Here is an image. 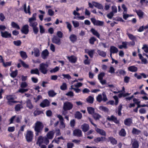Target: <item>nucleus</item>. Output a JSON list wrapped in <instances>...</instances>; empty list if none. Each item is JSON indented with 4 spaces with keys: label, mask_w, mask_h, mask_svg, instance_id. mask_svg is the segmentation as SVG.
I'll return each instance as SVG.
<instances>
[{
    "label": "nucleus",
    "mask_w": 148,
    "mask_h": 148,
    "mask_svg": "<svg viewBox=\"0 0 148 148\" xmlns=\"http://www.w3.org/2000/svg\"><path fill=\"white\" fill-rule=\"evenodd\" d=\"M43 127V124L41 122L37 121L34 124V130L35 132H41Z\"/></svg>",
    "instance_id": "obj_1"
},
{
    "label": "nucleus",
    "mask_w": 148,
    "mask_h": 148,
    "mask_svg": "<svg viewBox=\"0 0 148 148\" xmlns=\"http://www.w3.org/2000/svg\"><path fill=\"white\" fill-rule=\"evenodd\" d=\"M48 65L47 64L42 63L40 65L39 70L41 72L44 74H46L48 71Z\"/></svg>",
    "instance_id": "obj_2"
},
{
    "label": "nucleus",
    "mask_w": 148,
    "mask_h": 148,
    "mask_svg": "<svg viewBox=\"0 0 148 148\" xmlns=\"http://www.w3.org/2000/svg\"><path fill=\"white\" fill-rule=\"evenodd\" d=\"M102 95L103 97L101 94L98 95L96 99L98 102H101L102 101H103V102H106L108 100V98L104 92H103Z\"/></svg>",
    "instance_id": "obj_3"
},
{
    "label": "nucleus",
    "mask_w": 148,
    "mask_h": 148,
    "mask_svg": "<svg viewBox=\"0 0 148 148\" xmlns=\"http://www.w3.org/2000/svg\"><path fill=\"white\" fill-rule=\"evenodd\" d=\"M73 107V105L69 101H66L64 103L63 109V110H69L71 109Z\"/></svg>",
    "instance_id": "obj_4"
},
{
    "label": "nucleus",
    "mask_w": 148,
    "mask_h": 148,
    "mask_svg": "<svg viewBox=\"0 0 148 148\" xmlns=\"http://www.w3.org/2000/svg\"><path fill=\"white\" fill-rule=\"evenodd\" d=\"M33 136V133L32 131L30 130L27 131L25 137L27 142H30L32 141Z\"/></svg>",
    "instance_id": "obj_5"
},
{
    "label": "nucleus",
    "mask_w": 148,
    "mask_h": 148,
    "mask_svg": "<svg viewBox=\"0 0 148 148\" xmlns=\"http://www.w3.org/2000/svg\"><path fill=\"white\" fill-rule=\"evenodd\" d=\"M90 20L94 25L103 26L104 25V23L103 21L97 20L94 18H91Z\"/></svg>",
    "instance_id": "obj_6"
},
{
    "label": "nucleus",
    "mask_w": 148,
    "mask_h": 148,
    "mask_svg": "<svg viewBox=\"0 0 148 148\" xmlns=\"http://www.w3.org/2000/svg\"><path fill=\"white\" fill-rule=\"evenodd\" d=\"M6 98L8 100V103L9 104L11 105L12 103H16L17 102V101H14L16 98L15 96L10 95L7 96Z\"/></svg>",
    "instance_id": "obj_7"
},
{
    "label": "nucleus",
    "mask_w": 148,
    "mask_h": 148,
    "mask_svg": "<svg viewBox=\"0 0 148 148\" xmlns=\"http://www.w3.org/2000/svg\"><path fill=\"white\" fill-rule=\"evenodd\" d=\"M52 41L53 43L59 45L61 43L60 39L56 36H54L53 38L52 39Z\"/></svg>",
    "instance_id": "obj_8"
},
{
    "label": "nucleus",
    "mask_w": 148,
    "mask_h": 148,
    "mask_svg": "<svg viewBox=\"0 0 148 148\" xmlns=\"http://www.w3.org/2000/svg\"><path fill=\"white\" fill-rule=\"evenodd\" d=\"M67 58L68 59L69 62L73 63H75L77 60V58L74 56H71L69 57L67 56Z\"/></svg>",
    "instance_id": "obj_9"
},
{
    "label": "nucleus",
    "mask_w": 148,
    "mask_h": 148,
    "mask_svg": "<svg viewBox=\"0 0 148 148\" xmlns=\"http://www.w3.org/2000/svg\"><path fill=\"white\" fill-rule=\"evenodd\" d=\"M131 144L133 148H138L139 145L138 141L135 139H132Z\"/></svg>",
    "instance_id": "obj_10"
},
{
    "label": "nucleus",
    "mask_w": 148,
    "mask_h": 148,
    "mask_svg": "<svg viewBox=\"0 0 148 148\" xmlns=\"http://www.w3.org/2000/svg\"><path fill=\"white\" fill-rule=\"evenodd\" d=\"M50 103L47 99L44 100L40 104V106L42 108H45L49 106Z\"/></svg>",
    "instance_id": "obj_11"
},
{
    "label": "nucleus",
    "mask_w": 148,
    "mask_h": 148,
    "mask_svg": "<svg viewBox=\"0 0 148 148\" xmlns=\"http://www.w3.org/2000/svg\"><path fill=\"white\" fill-rule=\"evenodd\" d=\"M22 33L25 34H27L28 33L29 30V26L27 25H25L23 27L21 30Z\"/></svg>",
    "instance_id": "obj_12"
},
{
    "label": "nucleus",
    "mask_w": 148,
    "mask_h": 148,
    "mask_svg": "<svg viewBox=\"0 0 148 148\" xmlns=\"http://www.w3.org/2000/svg\"><path fill=\"white\" fill-rule=\"evenodd\" d=\"M73 134L74 136L80 137L82 135V132L81 130L76 129L73 131Z\"/></svg>",
    "instance_id": "obj_13"
},
{
    "label": "nucleus",
    "mask_w": 148,
    "mask_h": 148,
    "mask_svg": "<svg viewBox=\"0 0 148 148\" xmlns=\"http://www.w3.org/2000/svg\"><path fill=\"white\" fill-rule=\"evenodd\" d=\"M1 35L3 37L5 38H9L11 36V34L7 31L1 32Z\"/></svg>",
    "instance_id": "obj_14"
},
{
    "label": "nucleus",
    "mask_w": 148,
    "mask_h": 148,
    "mask_svg": "<svg viewBox=\"0 0 148 148\" xmlns=\"http://www.w3.org/2000/svg\"><path fill=\"white\" fill-rule=\"evenodd\" d=\"M107 119L109 121H113L115 123H119V121L117 119L116 117L113 115H112L110 117H108Z\"/></svg>",
    "instance_id": "obj_15"
},
{
    "label": "nucleus",
    "mask_w": 148,
    "mask_h": 148,
    "mask_svg": "<svg viewBox=\"0 0 148 148\" xmlns=\"http://www.w3.org/2000/svg\"><path fill=\"white\" fill-rule=\"evenodd\" d=\"M54 132L53 131H50L46 134V136L49 139H52L54 136Z\"/></svg>",
    "instance_id": "obj_16"
},
{
    "label": "nucleus",
    "mask_w": 148,
    "mask_h": 148,
    "mask_svg": "<svg viewBox=\"0 0 148 148\" xmlns=\"http://www.w3.org/2000/svg\"><path fill=\"white\" fill-rule=\"evenodd\" d=\"M81 128L83 132H85L89 130V126L88 124L86 123H84L82 125Z\"/></svg>",
    "instance_id": "obj_17"
},
{
    "label": "nucleus",
    "mask_w": 148,
    "mask_h": 148,
    "mask_svg": "<svg viewBox=\"0 0 148 148\" xmlns=\"http://www.w3.org/2000/svg\"><path fill=\"white\" fill-rule=\"evenodd\" d=\"M138 56L140 59L141 61L142 64H147L148 63V62L146 58H144L141 54L139 53Z\"/></svg>",
    "instance_id": "obj_18"
},
{
    "label": "nucleus",
    "mask_w": 148,
    "mask_h": 148,
    "mask_svg": "<svg viewBox=\"0 0 148 148\" xmlns=\"http://www.w3.org/2000/svg\"><path fill=\"white\" fill-rule=\"evenodd\" d=\"M85 52L88 53L89 56L91 58H92L95 52V50H88L86 49L85 50Z\"/></svg>",
    "instance_id": "obj_19"
},
{
    "label": "nucleus",
    "mask_w": 148,
    "mask_h": 148,
    "mask_svg": "<svg viewBox=\"0 0 148 148\" xmlns=\"http://www.w3.org/2000/svg\"><path fill=\"white\" fill-rule=\"evenodd\" d=\"M23 8L24 12L26 13L29 14V15L31 14V12L30 11V6L28 5L27 8L26 4H24L23 6Z\"/></svg>",
    "instance_id": "obj_20"
},
{
    "label": "nucleus",
    "mask_w": 148,
    "mask_h": 148,
    "mask_svg": "<svg viewBox=\"0 0 148 148\" xmlns=\"http://www.w3.org/2000/svg\"><path fill=\"white\" fill-rule=\"evenodd\" d=\"M118 51V49L116 47L112 46L110 47V52L112 53H116Z\"/></svg>",
    "instance_id": "obj_21"
},
{
    "label": "nucleus",
    "mask_w": 148,
    "mask_h": 148,
    "mask_svg": "<svg viewBox=\"0 0 148 148\" xmlns=\"http://www.w3.org/2000/svg\"><path fill=\"white\" fill-rule=\"evenodd\" d=\"M49 54V53L47 50L45 49L42 52L41 54L42 57L44 59H46L48 56Z\"/></svg>",
    "instance_id": "obj_22"
},
{
    "label": "nucleus",
    "mask_w": 148,
    "mask_h": 148,
    "mask_svg": "<svg viewBox=\"0 0 148 148\" xmlns=\"http://www.w3.org/2000/svg\"><path fill=\"white\" fill-rule=\"evenodd\" d=\"M43 143V136H39L37 139L36 144H38L40 146Z\"/></svg>",
    "instance_id": "obj_23"
},
{
    "label": "nucleus",
    "mask_w": 148,
    "mask_h": 148,
    "mask_svg": "<svg viewBox=\"0 0 148 148\" xmlns=\"http://www.w3.org/2000/svg\"><path fill=\"white\" fill-rule=\"evenodd\" d=\"M70 41L73 43L74 42L77 40V37L74 34L70 35L69 37Z\"/></svg>",
    "instance_id": "obj_24"
},
{
    "label": "nucleus",
    "mask_w": 148,
    "mask_h": 148,
    "mask_svg": "<svg viewBox=\"0 0 148 148\" xmlns=\"http://www.w3.org/2000/svg\"><path fill=\"white\" fill-rule=\"evenodd\" d=\"M26 106L29 109H32L33 107L34 106L32 103L31 101L29 99H27L26 101Z\"/></svg>",
    "instance_id": "obj_25"
},
{
    "label": "nucleus",
    "mask_w": 148,
    "mask_h": 148,
    "mask_svg": "<svg viewBox=\"0 0 148 148\" xmlns=\"http://www.w3.org/2000/svg\"><path fill=\"white\" fill-rule=\"evenodd\" d=\"M128 45V42L126 41L122 42V45H119L118 48L120 49L123 48L127 49V45Z\"/></svg>",
    "instance_id": "obj_26"
},
{
    "label": "nucleus",
    "mask_w": 148,
    "mask_h": 148,
    "mask_svg": "<svg viewBox=\"0 0 148 148\" xmlns=\"http://www.w3.org/2000/svg\"><path fill=\"white\" fill-rule=\"evenodd\" d=\"M106 140L105 137H97L94 139V141L96 143H98L100 141H105Z\"/></svg>",
    "instance_id": "obj_27"
},
{
    "label": "nucleus",
    "mask_w": 148,
    "mask_h": 148,
    "mask_svg": "<svg viewBox=\"0 0 148 148\" xmlns=\"http://www.w3.org/2000/svg\"><path fill=\"white\" fill-rule=\"evenodd\" d=\"M128 69L129 71L132 72H136L138 70L137 68L134 66H132L129 67L128 68Z\"/></svg>",
    "instance_id": "obj_28"
},
{
    "label": "nucleus",
    "mask_w": 148,
    "mask_h": 148,
    "mask_svg": "<svg viewBox=\"0 0 148 148\" xmlns=\"http://www.w3.org/2000/svg\"><path fill=\"white\" fill-rule=\"evenodd\" d=\"M108 140V141L110 142L113 145L116 144L117 143V141L113 137H109Z\"/></svg>",
    "instance_id": "obj_29"
},
{
    "label": "nucleus",
    "mask_w": 148,
    "mask_h": 148,
    "mask_svg": "<svg viewBox=\"0 0 148 148\" xmlns=\"http://www.w3.org/2000/svg\"><path fill=\"white\" fill-rule=\"evenodd\" d=\"M97 52L100 56L103 57L105 58L106 56V53L103 51L98 50L97 51Z\"/></svg>",
    "instance_id": "obj_30"
},
{
    "label": "nucleus",
    "mask_w": 148,
    "mask_h": 148,
    "mask_svg": "<svg viewBox=\"0 0 148 148\" xmlns=\"http://www.w3.org/2000/svg\"><path fill=\"white\" fill-rule=\"evenodd\" d=\"M96 130L98 133L101 135L104 136L106 135V133L103 130H101L98 128H96Z\"/></svg>",
    "instance_id": "obj_31"
},
{
    "label": "nucleus",
    "mask_w": 148,
    "mask_h": 148,
    "mask_svg": "<svg viewBox=\"0 0 148 148\" xmlns=\"http://www.w3.org/2000/svg\"><path fill=\"white\" fill-rule=\"evenodd\" d=\"M90 31L94 35L96 36L98 38H99L100 36L99 34L94 29L92 28Z\"/></svg>",
    "instance_id": "obj_32"
},
{
    "label": "nucleus",
    "mask_w": 148,
    "mask_h": 148,
    "mask_svg": "<svg viewBox=\"0 0 148 148\" xmlns=\"http://www.w3.org/2000/svg\"><path fill=\"white\" fill-rule=\"evenodd\" d=\"M124 123L125 125L130 126L132 123V121L130 119H127L125 120Z\"/></svg>",
    "instance_id": "obj_33"
},
{
    "label": "nucleus",
    "mask_w": 148,
    "mask_h": 148,
    "mask_svg": "<svg viewBox=\"0 0 148 148\" xmlns=\"http://www.w3.org/2000/svg\"><path fill=\"white\" fill-rule=\"evenodd\" d=\"M87 110L88 113L90 114H92L95 112V109L92 107H88Z\"/></svg>",
    "instance_id": "obj_34"
},
{
    "label": "nucleus",
    "mask_w": 148,
    "mask_h": 148,
    "mask_svg": "<svg viewBox=\"0 0 148 148\" xmlns=\"http://www.w3.org/2000/svg\"><path fill=\"white\" fill-rule=\"evenodd\" d=\"M30 73L31 74H35L38 75H39L40 74L38 69L37 68L31 69Z\"/></svg>",
    "instance_id": "obj_35"
},
{
    "label": "nucleus",
    "mask_w": 148,
    "mask_h": 148,
    "mask_svg": "<svg viewBox=\"0 0 148 148\" xmlns=\"http://www.w3.org/2000/svg\"><path fill=\"white\" fill-rule=\"evenodd\" d=\"M94 99L93 97L89 96L86 99V100L88 103H92L93 102Z\"/></svg>",
    "instance_id": "obj_36"
},
{
    "label": "nucleus",
    "mask_w": 148,
    "mask_h": 148,
    "mask_svg": "<svg viewBox=\"0 0 148 148\" xmlns=\"http://www.w3.org/2000/svg\"><path fill=\"white\" fill-rule=\"evenodd\" d=\"M34 56L38 57L40 55V51L38 49L35 48L34 49Z\"/></svg>",
    "instance_id": "obj_37"
},
{
    "label": "nucleus",
    "mask_w": 148,
    "mask_h": 148,
    "mask_svg": "<svg viewBox=\"0 0 148 148\" xmlns=\"http://www.w3.org/2000/svg\"><path fill=\"white\" fill-rule=\"evenodd\" d=\"M126 134V132L124 129H122L119 132V135L121 136H125Z\"/></svg>",
    "instance_id": "obj_38"
},
{
    "label": "nucleus",
    "mask_w": 148,
    "mask_h": 148,
    "mask_svg": "<svg viewBox=\"0 0 148 148\" xmlns=\"http://www.w3.org/2000/svg\"><path fill=\"white\" fill-rule=\"evenodd\" d=\"M127 34L129 38L131 40L134 41L136 40V37L135 36L133 35L132 34H130L127 32Z\"/></svg>",
    "instance_id": "obj_39"
},
{
    "label": "nucleus",
    "mask_w": 148,
    "mask_h": 148,
    "mask_svg": "<svg viewBox=\"0 0 148 148\" xmlns=\"http://www.w3.org/2000/svg\"><path fill=\"white\" fill-rule=\"evenodd\" d=\"M20 54L23 59H25L27 58V56L25 52L21 51L20 52Z\"/></svg>",
    "instance_id": "obj_40"
},
{
    "label": "nucleus",
    "mask_w": 148,
    "mask_h": 148,
    "mask_svg": "<svg viewBox=\"0 0 148 148\" xmlns=\"http://www.w3.org/2000/svg\"><path fill=\"white\" fill-rule=\"evenodd\" d=\"M36 14L34 13L32 15V16L29 19V22L34 21L36 20Z\"/></svg>",
    "instance_id": "obj_41"
},
{
    "label": "nucleus",
    "mask_w": 148,
    "mask_h": 148,
    "mask_svg": "<svg viewBox=\"0 0 148 148\" xmlns=\"http://www.w3.org/2000/svg\"><path fill=\"white\" fill-rule=\"evenodd\" d=\"M132 133L134 134L138 135L141 133V131L136 128H133L132 131Z\"/></svg>",
    "instance_id": "obj_42"
},
{
    "label": "nucleus",
    "mask_w": 148,
    "mask_h": 148,
    "mask_svg": "<svg viewBox=\"0 0 148 148\" xmlns=\"http://www.w3.org/2000/svg\"><path fill=\"white\" fill-rule=\"evenodd\" d=\"M75 116L76 118L78 119H80L82 117V114L78 111L76 112L75 114Z\"/></svg>",
    "instance_id": "obj_43"
},
{
    "label": "nucleus",
    "mask_w": 148,
    "mask_h": 148,
    "mask_svg": "<svg viewBox=\"0 0 148 148\" xmlns=\"http://www.w3.org/2000/svg\"><path fill=\"white\" fill-rule=\"evenodd\" d=\"M11 25L12 27L14 28H16L18 29H20L19 25L16 23L14 22H12Z\"/></svg>",
    "instance_id": "obj_44"
},
{
    "label": "nucleus",
    "mask_w": 148,
    "mask_h": 148,
    "mask_svg": "<svg viewBox=\"0 0 148 148\" xmlns=\"http://www.w3.org/2000/svg\"><path fill=\"white\" fill-rule=\"evenodd\" d=\"M29 22V26L32 27L33 28L36 27L38 25V23L34 21Z\"/></svg>",
    "instance_id": "obj_45"
},
{
    "label": "nucleus",
    "mask_w": 148,
    "mask_h": 148,
    "mask_svg": "<svg viewBox=\"0 0 148 148\" xmlns=\"http://www.w3.org/2000/svg\"><path fill=\"white\" fill-rule=\"evenodd\" d=\"M119 73L120 75H122L123 76L125 75L126 74V72L123 70L120 69L117 71L116 72V73Z\"/></svg>",
    "instance_id": "obj_46"
},
{
    "label": "nucleus",
    "mask_w": 148,
    "mask_h": 148,
    "mask_svg": "<svg viewBox=\"0 0 148 148\" xmlns=\"http://www.w3.org/2000/svg\"><path fill=\"white\" fill-rule=\"evenodd\" d=\"M142 49H143L145 53H148V45L146 44H143V47H142Z\"/></svg>",
    "instance_id": "obj_47"
},
{
    "label": "nucleus",
    "mask_w": 148,
    "mask_h": 148,
    "mask_svg": "<svg viewBox=\"0 0 148 148\" xmlns=\"http://www.w3.org/2000/svg\"><path fill=\"white\" fill-rule=\"evenodd\" d=\"M93 116L94 118L96 120H99L101 117L99 114L96 113H94L93 115Z\"/></svg>",
    "instance_id": "obj_48"
},
{
    "label": "nucleus",
    "mask_w": 148,
    "mask_h": 148,
    "mask_svg": "<svg viewBox=\"0 0 148 148\" xmlns=\"http://www.w3.org/2000/svg\"><path fill=\"white\" fill-rule=\"evenodd\" d=\"M67 88L66 84L65 83H63L60 86V88L62 90H65Z\"/></svg>",
    "instance_id": "obj_49"
},
{
    "label": "nucleus",
    "mask_w": 148,
    "mask_h": 148,
    "mask_svg": "<svg viewBox=\"0 0 148 148\" xmlns=\"http://www.w3.org/2000/svg\"><path fill=\"white\" fill-rule=\"evenodd\" d=\"M28 89H24L23 88H20L17 91V92H20L21 93H23L27 91Z\"/></svg>",
    "instance_id": "obj_50"
},
{
    "label": "nucleus",
    "mask_w": 148,
    "mask_h": 148,
    "mask_svg": "<svg viewBox=\"0 0 148 148\" xmlns=\"http://www.w3.org/2000/svg\"><path fill=\"white\" fill-rule=\"evenodd\" d=\"M43 143L46 145H48L49 143V139L46 136L43 137Z\"/></svg>",
    "instance_id": "obj_51"
},
{
    "label": "nucleus",
    "mask_w": 148,
    "mask_h": 148,
    "mask_svg": "<svg viewBox=\"0 0 148 148\" xmlns=\"http://www.w3.org/2000/svg\"><path fill=\"white\" fill-rule=\"evenodd\" d=\"M23 108L22 105L21 104H17L15 107V109L16 111H19L21 109Z\"/></svg>",
    "instance_id": "obj_52"
},
{
    "label": "nucleus",
    "mask_w": 148,
    "mask_h": 148,
    "mask_svg": "<svg viewBox=\"0 0 148 148\" xmlns=\"http://www.w3.org/2000/svg\"><path fill=\"white\" fill-rule=\"evenodd\" d=\"M99 109L100 110L104 111L105 112H107L108 111V109L107 108L103 106H99Z\"/></svg>",
    "instance_id": "obj_53"
},
{
    "label": "nucleus",
    "mask_w": 148,
    "mask_h": 148,
    "mask_svg": "<svg viewBox=\"0 0 148 148\" xmlns=\"http://www.w3.org/2000/svg\"><path fill=\"white\" fill-rule=\"evenodd\" d=\"M48 93L49 96L51 97H54L56 95V93L53 90L49 91L48 92Z\"/></svg>",
    "instance_id": "obj_54"
},
{
    "label": "nucleus",
    "mask_w": 148,
    "mask_h": 148,
    "mask_svg": "<svg viewBox=\"0 0 148 148\" xmlns=\"http://www.w3.org/2000/svg\"><path fill=\"white\" fill-rule=\"evenodd\" d=\"M105 73H101L98 75V79L99 80L103 79V77L105 76Z\"/></svg>",
    "instance_id": "obj_55"
},
{
    "label": "nucleus",
    "mask_w": 148,
    "mask_h": 148,
    "mask_svg": "<svg viewBox=\"0 0 148 148\" xmlns=\"http://www.w3.org/2000/svg\"><path fill=\"white\" fill-rule=\"evenodd\" d=\"M62 75L64 77L63 79L66 78L68 80L70 79H71V77L69 74H63Z\"/></svg>",
    "instance_id": "obj_56"
},
{
    "label": "nucleus",
    "mask_w": 148,
    "mask_h": 148,
    "mask_svg": "<svg viewBox=\"0 0 148 148\" xmlns=\"http://www.w3.org/2000/svg\"><path fill=\"white\" fill-rule=\"evenodd\" d=\"M72 23L73 25V26L75 27H78L79 25V23L76 21H73Z\"/></svg>",
    "instance_id": "obj_57"
},
{
    "label": "nucleus",
    "mask_w": 148,
    "mask_h": 148,
    "mask_svg": "<svg viewBox=\"0 0 148 148\" xmlns=\"http://www.w3.org/2000/svg\"><path fill=\"white\" fill-rule=\"evenodd\" d=\"M65 23L67 25V27L69 29V32H70L71 31L72 25L71 24L68 22H66Z\"/></svg>",
    "instance_id": "obj_58"
},
{
    "label": "nucleus",
    "mask_w": 148,
    "mask_h": 148,
    "mask_svg": "<svg viewBox=\"0 0 148 148\" xmlns=\"http://www.w3.org/2000/svg\"><path fill=\"white\" fill-rule=\"evenodd\" d=\"M136 12L137 15L140 17H142L144 14L143 12L141 10H139L136 11Z\"/></svg>",
    "instance_id": "obj_59"
},
{
    "label": "nucleus",
    "mask_w": 148,
    "mask_h": 148,
    "mask_svg": "<svg viewBox=\"0 0 148 148\" xmlns=\"http://www.w3.org/2000/svg\"><path fill=\"white\" fill-rule=\"evenodd\" d=\"M59 68L58 67L56 66L55 68H54L53 69L51 70L50 71V72L51 73H55L58 71L59 70Z\"/></svg>",
    "instance_id": "obj_60"
},
{
    "label": "nucleus",
    "mask_w": 148,
    "mask_h": 148,
    "mask_svg": "<svg viewBox=\"0 0 148 148\" xmlns=\"http://www.w3.org/2000/svg\"><path fill=\"white\" fill-rule=\"evenodd\" d=\"M65 95H66L71 97H73L74 95L73 92L71 91L68 92Z\"/></svg>",
    "instance_id": "obj_61"
},
{
    "label": "nucleus",
    "mask_w": 148,
    "mask_h": 148,
    "mask_svg": "<svg viewBox=\"0 0 148 148\" xmlns=\"http://www.w3.org/2000/svg\"><path fill=\"white\" fill-rule=\"evenodd\" d=\"M21 42L19 40L14 41L13 42V43L14 45L17 46H19L21 44Z\"/></svg>",
    "instance_id": "obj_62"
},
{
    "label": "nucleus",
    "mask_w": 148,
    "mask_h": 148,
    "mask_svg": "<svg viewBox=\"0 0 148 148\" xmlns=\"http://www.w3.org/2000/svg\"><path fill=\"white\" fill-rule=\"evenodd\" d=\"M28 86L27 83L25 82H22L20 85V86L21 88H25L26 87Z\"/></svg>",
    "instance_id": "obj_63"
},
{
    "label": "nucleus",
    "mask_w": 148,
    "mask_h": 148,
    "mask_svg": "<svg viewBox=\"0 0 148 148\" xmlns=\"http://www.w3.org/2000/svg\"><path fill=\"white\" fill-rule=\"evenodd\" d=\"M17 74V71L16 70L12 72L10 74L11 76L13 77H15Z\"/></svg>",
    "instance_id": "obj_64"
}]
</instances>
